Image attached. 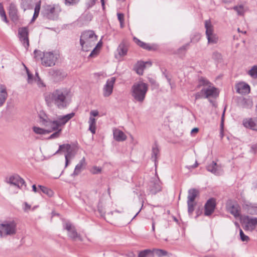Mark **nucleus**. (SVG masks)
<instances>
[{
  "label": "nucleus",
  "instance_id": "nucleus-1",
  "mask_svg": "<svg viewBox=\"0 0 257 257\" xmlns=\"http://www.w3.org/2000/svg\"><path fill=\"white\" fill-rule=\"evenodd\" d=\"M45 99L48 103H54L59 109L66 108L71 101L69 97V91L66 88L55 90L48 94L46 96Z\"/></svg>",
  "mask_w": 257,
  "mask_h": 257
},
{
  "label": "nucleus",
  "instance_id": "nucleus-2",
  "mask_svg": "<svg viewBox=\"0 0 257 257\" xmlns=\"http://www.w3.org/2000/svg\"><path fill=\"white\" fill-rule=\"evenodd\" d=\"M148 84L140 81L134 83L131 89L132 96L134 100L139 103H142L146 98L148 90Z\"/></svg>",
  "mask_w": 257,
  "mask_h": 257
},
{
  "label": "nucleus",
  "instance_id": "nucleus-3",
  "mask_svg": "<svg viewBox=\"0 0 257 257\" xmlns=\"http://www.w3.org/2000/svg\"><path fill=\"white\" fill-rule=\"evenodd\" d=\"M97 39V36L94 31L89 30L83 32L80 39L82 50L85 52L89 51L95 45Z\"/></svg>",
  "mask_w": 257,
  "mask_h": 257
},
{
  "label": "nucleus",
  "instance_id": "nucleus-4",
  "mask_svg": "<svg viewBox=\"0 0 257 257\" xmlns=\"http://www.w3.org/2000/svg\"><path fill=\"white\" fill-rule=\"evenodd\" d=\"M39 122L42 125L48 128V131H50V133L53 131H57L58 130H62L57 119L56 120H51L46 115L44 116L40 115Z\"/></svg>",
  "mask_w": 257,
  "mask_h": 257
},
{
  "label": "nucleus",
  "instance_id": "nucleus-5",
  "mask_svg": "<svg viewBox=\"0 0 257 257\" xmlns=\"http://www.w3.org/2000/svg\"><path fill=\"white\" fill-rule=\"evenodd\" d=\"M205 34L208 40V43L215 44L218 41L217 35L214 33V28L210 20H206L204 22Z\"/></svg>",
  "mask_w": 257,
  "mask_h": 257
},
{
  "label": "nucleus",
  "instance_id": "nucleus-6",
  "mask_svg": "<svg viewBox=\"0 0 257 257\" xmlns=\"http://www.w3.org/2000/svg\"><path fill=\"white\" fill-rule=\"evenodd\" d=\"M16 223L14 221H5L0 224V236L12 235L16 232Z\"/></svg>",
  "mask_w": 257,
  "mask_h": 257
},
{
  "label": "nucleus",
  "instance_id": "nucleus-7",
  "mask_svg": "<svg viewBox=\"0 0 257 257\" xmlns=\"http://www.w3.org/2000/svg\"><path fill=\"white\" fill-rule=\"evenodd\" d=\"M60 9L58 7L47 6L42 11L44 17L51 20H55L58 18Z\"/></svg>",
  "mask_w": 257,
  "mask_h": 257
},
{
  "label": "nucleus",
  "instance_id": "nucleus-8",
  "mask_svg": "<svg viewBox=\"0 0 257 257\" xmlns=\"http://www.w3.org/2000/svg\"><path fill=\"white\" fill-rule=\"evenodd\" d=\"M57 59V57L52 52H45L42 58V64L46 67H51L55 64Z\"/></svg>",
  "mask_w": 257,
  "mask_h": 257
},
{
  "label": "nucleus",
  "instance_id": "nucleus-9",
  "mask_svg": "<svg viewBox=\"0 0 257 257\" xmlns=\"http://www.w3.org/2000/svg\"><path fill=\"white\" fill-rule=\"evenodd\" d=\"M18 36L20 41L27 49L29 46V30L27 27H21L18 29Z\"/></svg>",
  "mask_w": 257,
  "mask_h": 257
},
{
  "label": "nucleus",
  "instance_id": "nucleus-10",
  "mask_svg": "<svg viewBox=\"0 0 257 257\" xmlns=\"http://www.w3.org/2000/svg\"><path fill=\"white\" fill-rule=\"evenodd\" d=\"M64 228L68 231V236L73 240L78 239L80 241H82V238L80 235L78 234L75 229V227L69 222H66L64 225Z\"/></svg>",
  "mask_w": 257,
  "mask_h": 257
},
{
  "label": "nucleus",
  "instance_id": "nucleus-11",
  "mask_svg": "<svg viewBox=\"0 0 257 257\" xmlns=\"http://www.w3.org/2000/svg\"><path fill=\"white\" fill-rule=\"evenodd\" d=\"M7 182L11 185L17 186L19 189H22L24 186L26 188V184L24 180L19 175L15 174L8 179Z\"/></svg>",
  "mask_w": 257,
  "mask_h": 257
},
{
  "label": "nucleus",
  "instance_id": "nucleus-12",
  "mask_svg": "<svg viewBox=\"0 0 257 257\" xmlns=\"http://www.w3.org/2000/svg\"><path fill=\"white\" fill-rule=\"evenodd\" d=\"M115 81V77H112L107 80L106 84L103 88V95L104 97H108L112 94Z\"/></svg>",
  "mask_w": 257,
  "mask_h": 257
},
{
  "label": "nucleus",
  "instance_id": "nucleus-13",
  "mask_svg": "<svg viewBox=\"0 0 257 257\" xmlns=\"http://www.w3.org/2000/svg\"><path fill=\"white\" fill-rule=\"evenodd\" d=\"M227 211L235 217H238L240 215V207L237 203L228 202L226 204Z\"/></svg>",
  "mask_w": 257,
  "mask_h": 257
},
{
  "label": "nucleus",
  "instance_id": "nucleus-14",
  "mask_svg": "<svg viewBox=\"0 0 257 257\" xmlns=\"http://www.w3.org/2000/svg\"><path fill=\"white\" fill-rule=\"evenodd\" d=\"M162 187L159 180L155 179L151 181L148 190L152 194H156L161 191Z\"/></svg>",
  "mask_w": 257,
  "mask_h": 257
},
{
  "label": "nucleus",
  "instance_id": "nucleus-15",
  "mask_svg": "<svg viewBox=\"0 0 257 257\" xmlns=\"http://www.w3.org/2000/svg\"><path fill=\"white\" fill-rule=\"evenodd\" d=\"M206 169L208 171L215 175H221L223 173V169L221 166L217 165L214 161L206 166Z\"/></svg>",
  "mask_w": 257,
  "mask_h": 257
},
{
  "label": "nucleus",
  "instance_id": "nucleus-16",
  "mask_svg": "<svg viewBox=\"0 0 257 257\" xmlns=\"http://www.w3.org/2000/svg\"><path fill=\"white\" fill-rule=\"evenodd\" d=\"M215 206V200L213 198L208 199L205 204L204 214L206 216L210 215L214 212Z\"/></svg>",
  "mask_w": 257,
  "mask_h": 257
},
{
  "label": "nucleus",
  "instance_id": "nucleus-17",
  "mask_svg": "<svg viewBox=\"0 0 257 257\" xmlns=\"http://www.w3.org/2000/svg\"><path fill=\"white\" fill-rule=\"evenodd\" d=\"M205 94V98H216L219 95L217 89L212 85L207 88H203Z\"/></svg>",
  "mask_w": 257,
  "mask_h": 257
},
{
  "label": "nucleus",
  "instance_id": "nucleus-18",
  "mask_svg": "<svg viewBox=\"0 0 257 257\" xmlns=\"http://www.w3.org/2000/svg\"><path fill=\"white\" fill-rule=\"evenodd\" d=\"M49 73L56 81L61 80L67 75V74L62 70L50 69Z\"/></svg>",
  "mask_w": 257,
  "mask_h": 257
},
{
  "label": "nucleus",
  "instance_id": "nucleus-19",
  "mask_svg": "<svg viewBox=\"0 0 257 257\" xmlns=\"http://www.w3.org/2000/svg\"><path fill=\"white\" fill-rule=\"evenodd\" d=\"M242 123L246 128L257 131V117L253 118H245L243 120Z\"/></svg>",
  "mask_w": 257,
  "mask_h": 257
},
{
  "label": "nucleus",
  "instance_id": "nucleus-20",
  "mask_svg": "<svg viewBox=\"0 0 257 257\" xmlns=\"http://www.w3.org/2000/svg\"><path fill=\"white\" fill-rule=\"evenodd\" d=\"M236 92L241 94H248L250 92V86L244 82H240L235 85Z\"/></svg>",
  "mask_w": 257,
  "mask_h": 257
},
{
  "label": "nucleus",
  "instance_id": "nucleus-21",
  "mask_svg": "<svg viewBox=\"0 0 257 257\" xmlns=\"http://www.w3.org/2000/svg\"><path fill=\"white\" fill-rule=\"evenodd\" d=\"M71 146L69 144H63L59 146V150L55 153V154L58 153L59 151L65 149L67 151V153L65 155V160L71 159L74 155L71 151H70Z\"/></svg>",
  "mask_w": 257,
  "mask_h": 257
},
{
  "label": "nucleus",
  "instance_id": "nucleus-22",
  "mask_svg": "<svg viewBox=\"0 0 257 257\" xmlns=\"http://www.w3.org/2000/svg\"><path fill=\"white\" fill-rule=\"evenodd\" d=\"M244 208L250 215H257V204L247 203L244 204Z\"/></svg>",
  "mask_w": 257,
  "mask_h": 257
},
{
  "label": "nucleus",
  "instance_id": "nucleus-23",
  "mask_svg": "<svg viewBox=\"0 0 257 257\" xmlns=\"http://www.w3.org/2000/svg\"><path fill=\"white\" fill-rule=\"evenodd\" d=\"M75 115V113L71 112L64 115H60L57 117V120L61 126L64 125L70 119Z\"/></svg>",
  "mask_w": 257,
  "mask_h": 257
},
{
  "label": "nucleus",
  "instance_id": "nucleus-24",
  "mask_svg": "<svg viewBox=\"0 0 257 257\" xmlns=\"http://www.w3.org/2000/svg\"><path fill=\"white\" fill-rule=\"evenodd\" d=\"M245 219L246 220V227L251 230L254 229L257 225V218L247 216Z\"/></svg>",
  "mask_w": 257,
  "mask_h": 257
},
{
  "label": "nucleus",
  "instance_id": "nucleus-25",
  "mask_svg": "<svg viewBox=\"0 0 257 257\" xmlns=\"http://www.w3.org/2000/svg\"><path fill=\"white\" fill-rule=\"evenodd\" d=\"M8 97V93L5 85H0V107L5 103Z\"/></svg>",
  "mask_w": 257,
  "mask_h": 257
},
{
  "label": "nucleus",
  "instance_id": "nucleus-26",
  "mask_svg": "<svg viewBox=\"0 0 257 257\" xmlns=\"http://www.w3.org/2000/svg\"><path fill=\"white\" fill-rule=\"evenodd\" d=\"M113 138L118 142L123 141L126 140V136L120 130L118 129H114L113 131Z\"/></svg>",
  "mask_w": 257,
  "mask_h": 257
},
{
  "label": "nucleus",
  "instance_id": "nucleus-27",
  "mask_svg": "<svg viewBox=\"0 0 257 257\" xmlns=\"http://www.w3.org/2000/svg\"><path fill=\"white\" fill-rule=\"evenodd\" d=\"M199 195V191L195 188L190 189L188 190L187 201L194 202L195 198Z\"/></svg>",
  "mask_w": 257,
  "mask_h": 257
},
{
  "label": "nucleus",
  "instance_id": "nucleus-28",
  "mask_svg": "<svg viewBox=\"0 0 257 257\" xmlns=\"http://www.w3.org/2000/svg\"><path fill=\"white\" fill-rule=\"evenodd\" d=\"M85 165V159L83 157L79 162V163L75 166L74 171L72 176H76L79 174L83 167Z\"/></svg>",
  "mask_w": 257,
  "mask_h": 257
},
{
  "label": "nucleus",
  "instance_id": "nucleus-29",
  "mask_svg": "<svg viewBox=\"0 0 257 257\" xmlns=\"http://www.w3.org/2000/svg\"><path fill=\"white\" fill-rule=\"evenodd\" d=\"M128 49L127 46L123 43H121L117 49L118 55L120 57H122L126 55Z\"/></svg>",
  "mask_w": 257,
  "mask_h": 257
},
{
  "label": "nucleus",
  "instance_id": "nucleus-30",
  "mask_svg": "<svg viewBox=\"0 0 257 257\" xmlns=\"http://www.w3.org/2000/svg\"><path fill=\"white\" fill-rule=\"evenodd\" d=\"M146 67V64L144 62H138L135 66V70L136 72L139 75H143L144 70Z\"/></svg>",
  "mask_w": 257,
  "mask_h": 257
},
{
  "label": "nucleus",
  "instance_id": "nucleus-31",
  "mask_svg": "<svg viewBox=\"0 0 257 257\" xmlns=\"http://www.w3.org/2000/svg\"><path fill=\"white\" fill-rule=\"evenodd\" d=\"M9 15L13 21L15 22L18 20L17 10L14 6H11L9 10Z\"/></svg>",
  "mask_w": 257,
  "mask_h": 257
},
{
  "label": "nucleus",
  "instance_id": "nucleus-32",
  "mask_svg": "<svg viewBox=\"0 0 257 257\" xmlns=\"http://www.w3.org/2000/svg\"><path fill=\"white\" fill-rule=\"evenodd\" d=\"M89 130L92 134H95L96 131V119L93 117L90 116L88 120Z\"/></svg>",
  "mask_w": 257,
  "mask_h": 257
},
{
  "label": "nucleus",
  "instance_id": "nucleus-33",
  "mask_svg": "<svg viewBox=\"0 0 257 257\" xmlns=\"http://www.w3.org/2000/svg\"><path fill=\"white\" fill-rule=\"evenodd\" d=\"M38 187L40 191L48 196L51 197L53 195L54 193L51 189L42 185H39Z\"/></svg>",
  "mask_w": 257,
  "mask_h": 257
},
{
  "label": "nucleus",
  "instance_id": "nucleus-34",
  "mask_svg": "<svg viewBox=\"0 0 257 257\" xmlns=\"http://www.w3.org/2000/svg\"><path fill=\"white\" fill-rule=\"evenodd\" d=\"M152 253L158 257L166 256L168 254V252L167 251L161 249H154L152 250Z\"/></svg>",
  "mask_w": 257,
  "mask_h": 257
},
{
  "label": "nucleus",
  "instance_id": "nucleus-35",
  "mask_svg": "<svg viewBox=\"0 0 257 257\" xmlns=\"http://www.w3.org/2000/svg\"><path fill=\"white\" fill-rule=\"evenodd\" d=\"M159 153V150L157 145L153 147L152 153V160L156 163L157 158V155Z\"/></svg>",
  "mask_w": 257,
  "mask_h": 257
},
{
  "label": "nucleus",
  "instance_id": "nucleus-36",
  "mask_svg": "<svg viewBox=\"0 0 257 257\" xmlns=\"http://www.w3.org/2000/svg\"><path fill=\"white\" fill-rule=\"evenodd\" d=\"M33 130L35 133L39 135H45L50 133V131H48L47 130L43 129L37 126L33 127Z\"/></svg>",
  "mask_w": 257,
  "mask_h": 257
},
{
  "label": "nucleus",
  "instance_id": "nucleus-37",
  "mask_svg": "<svg viewBox=\"0 0 257 257\" xmlns=\"http://www.w3.org/2000/svg\"><path fill=\"white\" fill-rule=\"evenodd\" d=\"M102 46V43L101 42H99L97 45L95 47V48H93L92 51L91 52L90 54L89 55V57H94L98 53L99 50L98 49V48L101 47Z\"/></svg>",
  "mask_w": 257,
  "mask_h": 257
},
{
  "label": "nucleus",
  "instance_id": "nucleus-38",
  "mask_svg": "<svg viewBox=\"0 0 257 257\" xmlns=\"http://www.w3.org/2000/svg\"><path fill=\"white\" fill-rule=\"evenodd\" d=\"M211 85L212 84L208 80L204 77H201L199 79L198 87L203 86L208 87L209 85Z\"/></svg>",
  "mask_w": 257,
  "mask_h": 257
},
{
  "label": "nucleus",
  "instance_id": "nucleus-39",
  "mask_svg": "<svg viewBox=\"0 0 257 257\" xmlns=\"http://www.w3.org/2000/svg\"><path fill=\"white\" fill-rule=\"evenodd\" d=\"M40 8H41L40 3L39 2V3H37L35 6V7L34 13L33 15L32 20H35L38 17L39 14L40 12Z\"/></svg>",
  "mask_w": 257,
  "mask_h": 257
},
{
  "label": "nucleus",
  "instance_id": "nucleus-40",
  "mask_svg": "<svg viewBox=\"0 0 257 257\" xmlns=\"http://www.w3.org/2000/svg\"><path fill=\"white\" fill-rule=\"evenodd\" d=\"M248 74L253 78H257V65H254L250 70H249Z\"/></svg>",
  "mask_w": 257,
  "mask_h": 257
},
{
  "label": "nucleus",
  "instance_id": "nucleus-41",
  "mask_svg": "<svg viewBox=\"0 0 257 257\" xmlns=\"http://www.w3.org/2000/svg\"><path fill=\"white\" fill-rule=\"evenodd\" d=\"M233 9L237 12L238 15H243L244 13V10L242 5L234 6Z\"/></svg>",
  "mask_w": 257,
  "mask_h": 257
},
{
  "label": "nucleus",
  "instance_id": "nucleus-42",
  "mask_svg": "<svg viewBox=\"0 0 257 257\" xmlns=\"http://www.w3.org/2000/svg\"><path fill=\"white\" fill-rule=\"evenodd\" d=\"M196 203L194 202L187 201L188 212L189 215H191L194 210Z\"/></svg>",
  "mask_w": 257,
  "mask_h": 257
},
{
  "label": "nucleus",
  "instance_id": "nucleus-43",
  "mask_svg": "<svg viewBox=\"0 0 257 257\" xmlns=\"http://www.w3.org/2000/svg\"><path fill=\"white\" fill-rule=\"evenodd\" d=\"M195 100L201 99L202 98H205V94L204 92V88H202L199 92L195 94Z\"/></svg>",
  "mask_w": 257,
  "mask_h": 257
},
{
  "label": "nucleus",
  "instance_id": "nucleus-44",
  "mask_svg": "<svg viewBox=\"0 0 257 257\" xmlns=\"http://www.w3.org/2000/svg\"><path fill=\"white\" fill-rule=\"evenodd\" d=\"M152 253L151 249H145L139 253L138 257H147L148 255Z\"/></svg>",
  "mask_w": 257,
  "mask_h": 257
},
{
  "label": "nucleus",
  "instance_id": "nucleus-45",
  "mask_svg": "<svg viewBox=\"0 0 257 257\" xmlns=\"http://www.w3.org/2000/svg\"><path fill=\"white\" fill-rule=\"evenodd\" d=\"M61 132L62 130H58V131H56L55 133L51 135L49 137L48 139H53L59 138L60 136Z\"/></svg>",
  "mask_w": 257,
  "mask_h": 257
},
{
  "label": "nucleus",
  "instance_id": "nucleus-46",
  "mask_svg": "<svg viewBox=\"0 0 257 257\" xmlns=\"http://www.w3.org/2000/svg\"><path fill=\"white\" fill-rule=\"evenodd\" d=\"M239 234L240 236V239L242 241H247L249 240V237L245 235L243 231L241 229L239 230Z\"/></svg>",
  "mask_w": 257,
  "mask_h": 257
},
{
  "label": "nucleus",
  "instance_id": "nucleus-47",
  "mask_svg": "<svg viewBox=\"0 0 257 257\" xmlns=\"http://www.w3.org/2000/svg\"><path fill=\"white\" fill-rule=\"evenodd\" d=\"M25 68L26 69V71H27V75H28V82L29 83H33V81H34V77H33V75L32 74H31L28 69L25 66Z\"/></svg>",
  "mask_w": 257,
  "mask_h": 257
},
{
  "label": "nucleus",
  "instance_id": "nucleus-48",
  "mask_svg": "<svg viewBox=\"0 0 257 257\" xmlns=\"http://www.w3.org/2000/svg\"><path fill=\"white\" fill-rule=\"evenodd\" d=\"M30 2V0H22V5L24 10L29 9L30 4L28 2Z\"/></svg>",
  "mask_w": 257,
  "mask_h": 257
},
{
  "label": "nucleus",
  "instance_id": "nucleus-49",
  "mask_svg": "<svg viewBox=\"0 0 257 257\" xmlns=\"http://www.w3.org/2000/svg\"><path fill=\"white\" fill-rule=\"evenodd\" d=\"M212 58L215 60L221 59V54L217 51H215L212 54Z\"/></svg>",
  "mask_w": 257,
  "mask_h": 257
},
{
  "label": "nucleus",
  "instance_id": "nucleus-50",
  "mask_svg": "<svg viewBox=\"0 0 257 257\" xmlns=\"http://www.w3.org/2000/svg\"><path fill=\"white\" fill-rule=\"evenodd\" d=\"M101 171V169L100 168L94 166L91 169V172L93 174H96L100 173Z\"/></svg>",
  "mask_w": 257,
  "mask_h": 257
},
{
  "label": "nucleus",
  "instance_id": "nucleus-51",
  "mask_svg": "<svg viewBox=\"0 0 257 257\" xmlns=\"http://www.w3.org/2000/svg\"><path fill=\"white\" fill-rule=\"evenodd\" d=\"M79 0H65V4L66 5H73L76 4Z\"/></svg>",
  "mask_w": 257,
  "mask_h": 257
},
{
  "label": "nucleus",
  "instance_id": "nucleus-52",
  "mask_svg": "<svg viewBox=\"0 0 257 257\" xmlns=\"http://www.w3.org/2000/svg\"><path fill=\"white\" fill-rule=\"evenodd\" d=\"M34 80L36 81L37 83V84L40 86H44L43 83L42 82V81L41 80L40 76H38V78H34Z\"/></svg>",
  "mask_w": 257,
  "mask_h": 257
},
{
  "label": "nucleus",
  "instance_id": "nucleus-53",
  "mask_svg": "<svg viewBox=\"0 0 257 257\" xmlns=\"http://www.w3.org/2000/svg\"><path fill=\"white\" fill-rule=\"evenodd\" d=\"M98 211H99L100 215L103 216L105 214V211L102 206L99 204L98 206Z\"/></svg>",
  "mask_w": 257,
  "mask_h": 257
},
{
  "label": "nucleus",
  "instance_id": "nucleus-54",
  "mask_svg": "<svg viewBox=\"0 0 257 257\" xmlns=\"http://www.w3.org/2000/svg\"><path fill=\"white\" fill-rule=\"evenodd\" d=\"M141 47L143 49L148 50H151L153 49L152 47L149 45L148 44L145 43L144 42L143 44L141 46Z\"/></svg>",
  "mask_w": 257,
  "mask_h": 257
},
{
  "label": "nucleus",
  "instance_id": "nucleus-55",
  "mask_svg": "<svg viewBox=\"0 0 257 257\" xmlns=\"http://www.w3.org/2000/svg\"><path fill=\"white\" fill-rule=\"evenodd\" d=\"M96 0H87L86 5L88 8H90L93 6L96 2Z\"/></svg>",
  "mask_w": 257,
  "mask_h": 257
},
{
  "label": "nucleus",
  "instance_id": "nucleus-56",
  "mask_svg": "<svg viewBox=\"0 0 257 257\" xmlns=\"http://www.w3.org/2000/svg\"><path fill=\"white\" fill-rule=\"evenodd\" d=\"M24 205V210L25 212H28L30 210L31 206L27 202H25Z\"/></svg>",
  "mask_w": 257,
  "mask_h": 257
},
{
  "label": "nucleus",
  "instance_id": "nucleus-57",
  "mask_svg": "<svg viewBox=\"0 0 257 257\" xmlns=\"http://www.w3.org/2000/svg\"><path fill=\"white\" fill-rule=\"evenodd\" d=\"M117 19L119 22L124 21V15L122 13H117Z\"/></svg>",
  "mask_w": 257,
  "mask_h": 257
},
{
  "label": "nucleus",
  "instance_id": "nucleus-58",
  "mask_svg": "<svg viewBox=\"0 0 257 257\" xmlns=\"http://www.w3.org/2000/svg\"><path fill=\"white\" fill-rule=\"evenodd\" d=\"M134 40L135 42L141 47L144 43L143 42L140 41L139 39L135 37L134 38Z\"/></svg>",
  "mask_w": 257,
  "mask_h": 257
},
{
  "label": "nucleus",
  "instance_id": "nucleus-59",
  "mask_svg": "<svg viewBox=\"0 0 257 257\" xmlns=\"http://www.w3.org/2000/svg\"><path fill=\"white\" fill-rule=\"evenodd\" d=\"M251 151L253 153H255L257 151V144H253L251 147Z\"/></svg>",
  "mask_w": 257,
  "mask_h": 257
},
{
  "label": "nucleus",
  "instance_id": "nucleus-60",
  "mask_svg": "<svg viewBox=\"0 0 257 257\" xmlns=\"http://www.w3.org/2000/svg\"><path fill=\"white\" fill-rule=\"evenodd\" d=\"M6 14V13L4 11V8L2 6V4H0V15L1 16H4Z\"/></svg>",
  "mask_w": 257,
  "mask_h": 257
},
{
  "label": "nucleus",
  "instance_id": "nucleus-61",
  "mask_svg": "<svg viewBox=\"0 0 257 257\" xmlns=\"http://www.w3.org/2000/svg\"><path fill=\"white\" fill-rule=\"evenodd\" d=\"M189 46V43H187L183 46H182L180 48V50H186L187 49Z\"/></svg>",
  "mask_w": 257,
  "mask_h": 257
},
{
  "label": "nucleus",
  "instance_id": "nucleus-62",
  "mask_svg": "<svg viewBox=\"0 0 257 257\" xmlns=\"http://www.w3.org/2000/svg\"><path fill=\"white\" fill-rule=\"evenodd\" d=\"M90 115L93 116H96L98 115V112L97 110H92L90 112Z\"/></svg>",
  "mask_w": 257,
  "mask_h": 257
},
{
  "label": "nucleus",
  "instance_id": "nucleus-63",
  "mask_svg": "<svg viewBox=\"0 0 257 257\" xmlns=\"http://www.w3.org/2000/svg\"><path fill=\"white\" fill-rule=\"evenodd\" d=\"M197 166H198V163H197V161H196L195 163L193 165L188 166H187V168L190 169L195 168L197 167Z\"/></svg>",
  "mask_w": 257,
  "mask_h": 257
},
{
  "label": "nucleus",
  "instance_id": "nucleus-64",
  "mask_svg": "<svg viewBox=\"0 0 257 257\" xmlns=\"http://www.w3.org/2000/svg\"><path fill=\"white\" fill-rule=\"evenodd\" d=\"M135 254L134 252H131L126 255V257H135Z\"/></svg>",
  "mask_w": 257,
  "mask_h": 257
}]
</instances>
